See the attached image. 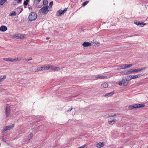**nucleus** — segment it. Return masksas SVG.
<instances>
[{
  "label": "nucleus",
  "mask_w": 148,
  "mask_h": 148,
  "mask_svg": "<svg viewBox=\"0 0 148 148\" xmlns=\"http://www.w3.org/2000/svg\"><path fill=\"white\" fill-rule=\"evenodd\" d=\"M37 14L34 12H32L29 14L28 18L30 21L35 20L37 17Z\"/></svg>",
  "instance_id": "f257e3e1"
},
{
  "label": "nucleus",
  "mask_w": 148,
  "mask_h": 148,
  "mask_svg": "<svg viewBox=\"0 0 148 148\" xmlns=\"http://www.w3.org/2000/svg\"><path fill=\"white\" fill-rule=\"evenodd\" d=\"M49 7L48 5L43 7L39 10V12L42 13L44 15L47 14L49 10H48Z\"/></svg>",
  "instance_id": "f03ea898"
},
{
  "label": "nucleus",
  "mask_w": 148,
  "mask_h": 148,
  "mask_svg": "<svg viewBox=\"0 0 148 148\" xmlns=\"http://www.w3.org/2000/svg\"><path fill=\"white\" fill-rule=\"evenodd\" d=\"M129 83L128 79H124L121 81H120L118 84L119 85L121 86H125L127 85Z\"/></svg>",
  "instance_id": "7ed1b4c3"
},
{
  "label": "nucleus",
  "mask_w": 148,
  "mask_h": 148,
  "mask_svg": "<svg viewBox=\"0 0 148 148\" xmlns=\"http://www.w3.org/2000/svg\"><path fill=\"white\" fill-rule=\"evenodd\" d=\"M143 75V74H139L136 75H128L127 76V77L129 82L130 80L132 79H136L137 78L140 77Z\"/></svg>",
  "instance_id": "20e7f679"
},
{
  "label": "nucleus",
  "mask_w": 148,
  "mask_h": 148,
  "mask_svg": "<svg viewBox=\"0 0 148 148\" xmlns=\"http://www.w3.org/2000/svg\"><path fill=\"white\" fill-rule=\"evenodd\" d=\"M14 126V124H13L12 125H8L5 127H4L3 130L2 131L3 132H5L6 131L10 130L12 129Z\"/></svg>",
  "instance_id": "39448f33"
},
{
  "label": "nucleus",
  "mask_w": 148,
  "mask_h": 148,
  "mask_svg": "<svg viewBox=\"0 0 148 148\" xmlns=\"http://www.w3.org/2000/svg\"><path fill=\"white\" fill-rule=\"evenodd\" d=\"M125 72V73L127 74H130L132 73H138L137 69H131L126 70V71Z\"/></svg>",
  "instance_id": "423d86ee"
},
{
  "label": "nucleus",
  "mask_w": 148,
  "mask_h": 148,
  "mask_svg": "<svg viewBox=\"0 0 148 148\" xmlns=\"http://www.w3.org/2000/svg\"><path fill=\"white\" fill-rule=\"evenodd\" d=\"M25 35H22L20 34H15L14 37L15 38H18L19 39H23Z\"/></svg>",
  "instance_id": "0eeeda50"
},
{
  "label": "nucleus",
  "mask_w": 148,
  "mask_h": 148,
  "mask_svg": "<svg viewBox=\"0 0 148 148\" xmlns=\"http://www.w3.org/2000/svg\"><path fill=\"white\" fill-rule=\"evenodd\" d=\"M10 106H7L6 107L5 110V114L7 117H8L10 114Z\"/></svg>",
  "instance_id": "6e6552de"
},
{
  "label": "nucleus",
  "mask_w": 148,
  "mask_h": 148,
  "mask_svg": "<svg viewBox=\"0 0 148 148\" xmlns=\"http://www.w3.org/2000/svg\"><path fill=\"white\" fill-rule=\"evenodd\" d=\"M50 66V69L51 70L58 71L60 70V68L58 67H55L51 64Z\"/></svg>",
  "instance_id": "1a4fd4ad"
},
{
  "label": "nucleus",
  "mask_w": 148,
  "mask_h": 148,
  "mask_svg": "<svg viewBox=\"0 0 148 148\" xmlns=\"http://www.w3.org/2000/svg\"><path fill=\"white\" fill-rule=\"evenodd\" d=\"M50 65L51 64H48L46 66L44 65L43 66H42V70H48L49 69H50Z\"/></svg>",
  "instance_id": "9d476101"
},
{
  "label": "nucleus",
  "mask_w": 148,
  "mask_h": 148,
  "mask_svg": "<svg viewBox=\"0 0 148 148\" xmlns=\"http://www.w3.org/2000/svg\"><path fill=\"white\" fill-rule=\"evenodd\" d=\"M7 27L4 25L1 26L0 28V30L2 32H5L7 30Z\"/></svg>",
  "instance_id": "9b49d317"
},
{
  "label": "nucleus",
  "mask_w": 148,
  "mask_h": 148,
  "mask_svg": "<svg viewBox=\"0 0 148 148\" xmlns=\"http://www.w3.org/2000/svg\"><path fill=\"white\" fill-rule=\"evenodd\" d=\"M136 108H142L145 107V105L144 103L136 104Z\"/></svg>",
  "instance_id": "f8f14e48"
},
{
  "label": "nucleus",
  "mask_w": 148,
  "mask_h": 148,
  "mask_svg": "<svg viewBox=\"0 0 148 148\" xmlns=\"http://www.w3.org/2000/svg\"><path fill=\"white\" fill-rule=\"evenodd\" d=\"M106 77H107L106 76H102L100 75H98L95 77L96 78L95 79H103L105 78Z\"/></svg>",
  "instance_id": "ddd939ff"
},
{
  "label": "nucleus",
  "mask_w": 148,
  "mask_h": 148,
  "mask_svg": "<svg viewBox=\"0 0 148 148\" xmlns=\"http://www.w3.org/2000/svg\"><path fill=\"white\" fill-rule=\"evenodd\" d=\"M82 45L84 47H88L91 45V43L89 42H84L82 44Z\"/></svg>",
  "instance_id": "4468645a"
},
{
  "label": "nucleus",
  "mask_w": 148,
  "mask_h": 148,
  "mask_svg": "<svg viewBox=\"0 0 148 148\" xmlns=\"http://www.w3.org/2000/svg\"><path fill=\"white\" fill-rule=\"evenodd\" d=\"M3 60L7 61L13 62V58H5L3 59Z\"/></svg>",
  "instance_id": "2eb2a0df"
},
{
  "label": "nucleus",
  "mask_w": 148,
  "mask_h": 148,
  "mask_svg": "<svg viewBox=\"0 0 148 148\" xmlns=\"http://www.w3.org/2000/svg\"><path fill=\"white\" fill-rule=\"evenodd\" d=\"M103 145V143H98L96 145V147L98 148H100Z\"/></svg>",
  "instance_id": "dca6fc26"
},
{
  "label": "nucleus",
  "mask_w": 148,
  "mask_h": 148,
  "mask_svg": "<svg viewBox=\"0 0 148 148\" xmlns=\"http://www.w3.org/2000/svg\"><path fill=\"white\" fill-rule=\"evenodd\" d=\"M114 93V92H109L108 93L106 94H105L104 95L105 97H109L110 96H111Z\"/></svg>",
  "instance_id": "f3484780"
},
{
  "label": "nucleus",
  "mask_w": 148,
  "mask_h": 148,
  "mask_svg": "<svg viewBox=\"0 0 148 148\" xmlns=\"http://www.w3.org/2000/svg\"><path fill=\"white\" fill-rule=\"evenodd\" d=\"M62 11L61 10H58L57 12L56 15L57 16H61L62 14H63V13L62 12L60 11Z\"/></svg>",
  "instance_id": "a211bd4d"
},
{
  "label": "nucleus",
  "mask_w": 148,
  "mask_h": 148,
  "mask_svg": "<svg viewBox=\"0 0 148 148\" xmlns=\"http://www.w3.org/2000/svg\"><path fill=\"white\" fill-rule=\"evenodd\" d=\"M136 108V104L133 105H130L128 107V108L130 110H132L134 108Z\"/></svg>",
  "instance_id": "6ab92c4d"
},
{
  "label": "nucleus",
  "mask_w": 148,
  "mask_h": 148,
  "mask_svg": "<svg viewBox=\"0 0 148 148\" xmlns=\"http://www.w3.org/2000/svg\"><path fill=\"white\" fill-rule=\"evenodd\" d=\"M108 84L107 83L104 82L102 84L101 86L102 87L106 88L108 87Z\"/></svg>",
  "instance_id": "aec40b11"
},
{
  "label": "nucleus",
  "mask_w": 148,
  "mask_h": 148,
  "mask_svg": "<svg viewBox=\"0 0 148 148\" xmlns=\"http://www.w3.org/2000/svg\"><path fill=\"white\" fill-rule=\"evenodd\" d=\"M116 120L115 119H113L112 121H109L108 123L109 124L113 125L116 122Z\"/></svg>",
  "instance_id": "412c9836"
},
{
  "label": "nucleus",
  "mask_w": 148,
  "mask_h": 148,
  "mask_svg": "<svg viewBox=\"0 0 148 148\" xmlns=\"http://www.w3.org/2000/svg\"><path fill=\"white\" fill-rule=\"evenodd\" d=\"M134 23L136 24V25L140 27H142V25H143V23H141L140 22H134Z\"/></svg>",
  "instance_id": "4be33fe9"
},
{
  "label": "nucleus",
  "mask_w": 148,
  "mask_h": 148,
  "mask_svg": "<svg viewBox=\"0 0 148 148\" xmlns=\"http://www.w3.org/2000/svg\"><path fill=\"white\" fill-rule=\"evenodd\" d=\"M42 70V67H38L35 70V71L37 72L40 71Z\"/></svg>",
  "instance_id": "5701e85b"
},
{
  "label": "nucleus",
  "mask_w": 148,
  "mask_h": 148,
  "mask_svg": "<svg viewBox=\"0 0 148 148\" xmlns=\"http://www.w3.org/2000/svg\"><path fill=\"white\" fill-rule=\"evenodd\" d=\"M126 66H127V64H123L122 66H119L120 67V69H126Z\"/></svg>",
  "instance_id": "b1692460"
},
{
  "label": "nucleus",
  "mask_w": 148,
  "mask_h": 148,
  "mask_svg": "<svg viewBox=\"0 0 148 148\" xmlns=\"http://www.w3.org/2000/svg\"><path fill=\"white\" fill-rule=\"evenodd\" d=\"M29 0H25L24 1L23 5H27L28 3Z\"/></svg>",
  "instance_id": "393cba45"
},
{
  "label": "nucleus",
  "mask_w": 148,
  "mask_h": 148,
  "mask_svg": "<svg viewBox=\"0 0 148 148\" xmlns=\"http://www.w3.org/2000/svg\"><path fill=\"white\" fill-rule=\"evenodd\" d=\"M6 76L5 75H4L3 77H0V82H2L4 79L6 78Z\"/></svg>",
  "instance_id": "a878e982"
},
{
  "label": "nucleus",
  "mask_w": 148,
  "mask_h": 148,
  "mask_svg": "<svg viewBox=\"0 0 148 148\" xmlns=\"http://www.w3.org/2000/svg\"><path fill=\"white\" fill-rule=\"evenodd\" d=\"M48 3V1L47 0H44L43 1V5H45Z\"/></svg>",
  "instance_id": "bb28decb"
},
{
  "label": "nucleus",
  "mask_w": 148,
  "mask_h": 148,
  "mask_svg": "<svg viewBox=\"0 0 148 148\" xmlns=\"http://www.w3.org/2000/svg\"><path fill=\"white\" fill-rule=\"evenodd\" d=\"M21 60V59H19L18 58H16L14 59H13V62L14 61H20Z\"/></svg>",
  "instance_id": "cd10ccee"
},
{
  "label": "nucleus",
  "mask_w": 148,
  "mask_h": 148,
  "mask_svg": "<svg viewBox=\"0 0 148 148\" xmlns=\"http://www.w3.org/2000/svg\"><path fill=\"white\" fill-rule=\"evenodd\" d=\"M145 69V67H143V68H142L141 69H137V70H138V72L140 71H141L142 70Z\"/></svg>",
  "instance_id": "c85d7f7f"
},
{
  "label": "nucleus",
  "mask_w": 148,
  "mask_h": 148,
  "mask_svg": "<svg viewBox=\"0 0 148 148\" xmlns=\"http://www.w3.org/2000/svg\"><path fill=\"white\" fill-rule=\"evenodd\" d=\"M18 3V1H17V0H14V2L12 3V4L13 5H15L17 4Z\"/></svg>",
  "instance_id": "c756f323"
},
{
  "label": "nucleus",
  "mask_w": 148,
  "mask_h": 148,
  "mask_svg": "<svg viewBox=\"0 0 148 148\" xmlns=\"http://www.w3.org/2000/svg\"><path fill=\"white\" fill-rule=\"evenodd\" d=\"M5 1H3L2 0H0V5H3L4 4Z\"/></svg>",
  "instance_id": "7c9ffc66"
},
{
  "label": "nucleus",
  "mask_w": 148,
  "mask_h": 148,
  "mask_svg": "<svg viewBox=\"0 0 148 148\" xmlns=\"http://www.w3.org/2000/svg\"><path fill=\"white\" fill-rule=\"evenodd\" d=\"M88 2H89V1H86L84 2L83 3V6H85L88 3Z\"/></svg>",
  "instance_id": "2f4dec72"
},
{
  "label": "nucleus",
  "mask_w": 148,
  "mask_h": 148,
  "mask_svg": "<svg viewBox=\"0 0 148 148\" xmlns=\"http://www.w3.org/2000/svg\"><path fill=\"white\" fill-rule=\"evenodd\" d=\"M132 65H133L132 64H127V66H126V69L130 68L132 66Z\"/></svg>",
  "instance_id": "473e14b6"
},
{
  "label": "nucleus",
  "mask_w": 148,
  "mask_h": 148,
  "mask_svg": "<svg viewBox=\"0 0 148 148\" xmlns=\"http://www.w3.org/2000/svg\"><path fill=\"white\" fill-rule=\"evenodd\" d=\"M41 1V0H34V2L36 4H38Z\"/></svg>",
  "instance_id": "72a5a7b5"
},
{
  "label": "nucleus",
  "mask_w": 148,
  "mask_h": 148,
  "mask_svg": "<svg viewBox=\"0 0 148 148\" xmlns=\"http://www.w3.org/2000/svg\"><path fill=\"white\" fill-rule=\"evenodd\" d=\"M10 15L14 16L16 15V13L15 12L13 11L12 12L11 14H10Z\"/></svg>",
  "instance_id": "f704fd0d"
},
{
  "label": "nucleus",
  "mask_w": 148,
  "mask_h": 148,
  "mask_svg": "<svg viewBox=\"0 0 148 148\" xmlns=\"http://www.w3.org/2000/svg\"><path fill=\"white\" fill-rule=\"evenodd\" d=\"M67 8H65L64 9V10H62V11H61L63 13V14H64L66 12V11H67Z\"/></svg>",
  "instance_id": "c9c22d12"
},
{
  "label": "nucleus",
  "mask_w": 148,
  "mask_h": 148,
  "mask_svg": "<svg viewBox=\"0 0 148 148\" xmlns=\"http://www.w3.org/2000/svg\"><path fill=\"white\" fill-rule=\"evenodd\" d=\"M116 116V114H112V115H109L108 116V117H114L115 116Z\"/></svg>",
  "instance_id": "e433bc0d"
},
{
  "label": "nucleus",
  "mask_w": 148,
  "mask_h": 148,
  "mask_svg": "<svg viewBox=\"0 0 148 148\" xmlns=\"http://www.w3.org/2000/svg\"><path fill=\"white\" fill-rule=\"evenodd\" d=\"M53 3V1L50 2L49 4V6H50V7H52Z\"/></svg>",
  "instance_id": "4c0bfd02"
},
{
  "label": "nucleus",
  "mask_w": 148,
  "mask_h": 148,
  "mask_svg": "<svg viewBox=\"0 0 148 148\" xmlns=\"http://www.w3.org/2000/svg\"><path fill=\"white\" fill-rule=\"evenodd\" d=\"M32 60V58H29V59H28L27 60L26 59H25V60L27 61H29V60Z\"/></svg>",
  "instance_id": "58836bf2"
},
{
  "label": "nucleus",
  "mask_w": 148,
  "mask_h": 148,
  "mask_svg": "<svg viewBox=\"0 0 148 148\" xmlns=\"http://www.w3.org/2000/svg\"><path fill=\"white\" fill-rule=\"evenodd\" d=\"M126 71V70H125V71H123L121 72L120 73L121 74H127L125 73V72Z\"/></svg>",
  "instance_id": "ea45409f"
},
{
  "label": "nucleus",
  "mask_w": 148,
  "mask_h": 148,
  "mask_svg": "<svg viewBox=\"0 0 148 148\" xmlns=\"http://www.w3.org/2000/svg\"><path fill=\"white\" fill-rule=\"evenodd\" d=\"M73 108H70L67 111V112H69L70 111H71L72 110Z\"/></svg>",
  "instance_id": "a19ab883"
},
{
  "label": "nucleus",
  "mask_w": 148,
  "mask_h": 148,
  "mask_svg": "<svg viewBox=\"0 0 148 148\" xmlns=\"http://www.w3.org/2000/svg\"><path fill=\"white\" fill-rule=\"evenodd\" d=\"M32 134H31L30 135H29V136H30V139H29V140H30V139H31L32 137Z\"/></svg>",
  "instance_id": "79ce46f5"
},
{
  "label": "nucleus",
  "mask_w": 148,
  "mask_h": 148,
  "mask_svg": "<svg viewBox=\"0 0 148 148\" xmlns=\"http://www.w3.org/2000/svg\"><path fill=\"white\" fill-rule=\"evenodd\" d=\"M36 7L37 8H41V6H40L39 5H36Z\"/></svg>",
  "instance_id": "37998d69"
},
{
  "label": "nucleus",
  "mask_w": 148,
  "mask_h": 148,
  "mask_svg": "<svg viewBox=\"0 0 148 148\" xmlns=\"http://www.w3.org/2000/svg\"><path fill=\"white\" fill-rule=\"evenodd\" d=\"M20 59H21V60H25V59L24 58H21Z\"/></svg>",
  "instance_id": "c03bdc74"
},
{
  "label": "nucleus",
  "mask_w": 148,
  "mask_h": 148,
  "mask_svg": "<svg viewBox=\"0 0 148 148\" xmlns=\"http://www.w3.org/2000/svg\"><path fill=\"white\" fill-rule=\"evenodd\" d=\"M146 23H143V25H142V27H143V26H144V25H146Z\"/></svg>",
  "instance_id": "a18cd8bd"
},
{
  "label": "nucleus",
  "mask_w": 148,
  "mask_h": 148,
  "mask_svg": "<svg viewBox=\"0 0 148 148\" xmlns=\"http://www.w3.org/2000/svg\"><path fill=\"white\" fill-rule=\"evenodd\" d=\"M49 37H47L46 38V39L47 40H49Z\"/></svg>",
  "instance_id": "49530a36"
},
{
  "label": "nucleus",
  "mask_w": 148,
  "mask_h": 148,
  "mask_svg": "<svg viewBox=\"0 0 148 148\" xmlns=\"http://www.w3.org/2000/svg\"><path fill=\"white\" fill-rule=\"evenodd\" d=\"M120 69V68H117V70H120V69Z\"/></svg>",
  "instance_id": "de8ad7c7"
},
{
  "label": "nucleus",
  "mask_w": 148,
  "mask_h": 148,
  "mask_svg": "<svg viewBox=\"0 0 148 148\" xmlns=\"http://www.w3.org/2000/svg\"><path fill=\"white\" fill-rule=\"evenodd\" d=\"M29 9H30V8H32V7H31V6H30V7H29Z\"/></svg>",
  "instance_id": "09e8293b"
},
{
  "label": "nucleus",
  "mask_w": 148,
  "mask_h": 148,
  "mask_svg": "<svg viewBox=\"0 0 148 148\" xmlns=\"http://www.w3.org/2000/svg\"><path fill=\"white\" fill-rule=\"evenodd\" d=\"M23 10V9L22 8L21 9V11H22Z\"/></svg>",
  "instance_id": "8fccbe9b"
}]
</instances>
